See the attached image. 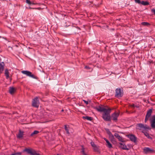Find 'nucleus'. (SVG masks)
Returning a JSON list of instances; mask_svg holds the SVG:
<instances>
[{"label":"nucleus","mask_w":155,"mask_h":155,"mask_svg":"<svg viewBox=\"0 0 155 155\" xmlns=\"http://www.w3.org/2000/svg\"><path fill=\"white\" fill-rule=\"evenodd\" d=\"M93 107L98 112H103L102 114V117L104 120L107 121H111L110 114L111 110V108H108L107 109H106L105 108L102 107L100 106H99L98 107Z\"/></svg>","instance_id":"f257e3e1"},{"label":"nucleus","mask_w":155,"mask_h":155,"mask_svg":"<svg viewBox=\"0 0 155 155\" xmlns=\"http://www.w3.org/2000/svg\"><path fill=\"white\" fill-rule=\"evenodd\" d=\"M136 129L143 131L145 130L149 129L150 128L146 124L144 125L143 124L139 123L136 124Z\"/></svg>","instance_id":"f03ea898"},{"label":"nucleus","mask_w":155,"mask_h":155,"mask_svg":"<svg viewBox=\"0 0 155 155\" xmlns=\"http://www.w3.org/2000/svg\"><path fill=\"white\" fill-rule=\"evenodd\" d=\"M124 94L123 90L120 88H117L115 90V96L117 98L121 97Z\"/></svg>","instance_id":"7ed1b4c3"},{"label":"nucleus","mask_w":155,"mask_h":155,"mask_svg":"<svg viewBox=\"0 0 155 155\" xmlns=\"http://www.w3.org/2000/svg\"><path fill=\"white\" fill-rule=\"evenodd\" d=\"M24 152H26L28 154L31 155H40L39 153H36L35 150L31 149L25 148L23 150Z\"/></svg>","instance_id":"20e7f679"},{"label":"nucleus","mask_w":155,"mask_h":155,"mask_svg":"<svg viewBox=\"0 0 155 155\" xmlns=\"http://www.w3.org/2000/svg\"><path fill=\"white\" fill-rule=\"evenodd\" d=\"M39 97H36L33 99L32 101V105L33 106L38 107L39 106V100L38 99Z\"/></svg>","instance_id":"39448f33"},{"label":"nucleus","mask_w":155,"mask_h":155,"mask_svg":"<svg viewBox=\"0 0 155 155\" xmlns=\"http://www.w3.org/2000/svg\"><path fill=\"white\" fill-rule=\"evenodd\" d=\"M21 72L24 74H26L27 76L31 77L35 79H37V77L32 74V73L28 71H21Z\"/></svg>","instance_id":"423d86ee"},{"label":"nucleus","mask_w":155,"mask_h":155,"mask_svg":"<svg viewBox=\"0 0 155 155\" xmlns=\"http://www.w3.org/2000/svg\"><path fill=\"white\" fill-rule=\"evenodd\" d=\"M127 137L130 139V140L135 143L137 142V138L133 134H128L127 135Z\"/></svg>","instance_id":"0eeeda50"},{"label":"nucleus","mask_w":155,"mask_h":155,"mask_svg":"<svg viewBox=\"0 0 155 155\" xmlns=\"http://www.w3.org/2000/svg\"><path fill=\"white\" fill-rule=\"evenodd\" d=\"M119 115V113H116V112H114L112 114L111 117L110 116L111 119L112 118V120L116 122L117 120V117H118Z\"/></svg>","instance_id":"6e6552de"},{"label":"nucleus","mask_w":155,"mask_h":155,"mask_svg":"<svg viewBox=\"0 0 155 155\" xmlns=\"http://www.w3.org/2000/svg\"><path fill=\"white\" fill-rule=\"evenodd\" d=\"M143 152L146 154L148 153H152L154 152V150L153 149L150 148L149 147H145L143 149Z\"/></svg>","instance_id":"1a4fd4ad"},{"label":"nucleus","mask_w":155,"mask_h":155,"mask_svg":"<svg viewBox=\"0 0 155 155\" xmlns=\"http://www.w3.org/2000/svg\"><path fill=\"white\" fill-rule=\"evenodd\" d=\"M114 136L118 139L119 141L121 142H124V141L122 137H121L118 134L115 133L114 134Z\"/></svg>","instance_id":"9d476101"},{"label":"nucleus","mask_w":155,"mask_h":155,"mask_svg":"<svg viewBox=\"0 0 155 155\" xmlns=\"http://www.w3.org/2000/svg\"><path fill=\"white\" fill-rule=\"evenodd\" d=\"M120 145L119 146V147L122 149L127 150H129V149L127 148V146L124 143H120Z\"/></svg>","instance_id":"9b49d317"},{"label":"nucleus","mask_w":155,"mask_h":155,"mask_svg":"<svg viewBox=\"0 0 155 155\" xmlns=\"http://www.w3.org/2000/svg\"><path fill=\"white\" fill-rule=\"evenodd\" d=\"M16 89L13 87H10L9 88V92L11 94L14 93L16 91Z\"/></svg>","instance_id":"f8f14e48"},{"label":"nucleus","mask_w":155,"mask_h":155,"mask_svg":"<svg viewBox=\"0 0 155 155\" xmlns=\"http://www.w3.org/2000/svg\"><path fill=\"white\" fill-rule=\"evenodd\" d=\"M104 140L106 141L107 144L106 146L109 148H111L112 147V145L110 142L106 138H104Z\"/></svg>","instance_id":"ddd939ff"},{"label":"nucleus","mask_w":155,"mask_h":155,"mask_svg":"<svg viewBox=\"0 0 155 155\" xmlns=\"http://www.w3.org/2000/svg\"><path fill=\"white\" fill-rule=\"evenodd\" d=\"M23 131H21L20 130H19V133L17 136V137L18 138H21L22 137L23 135Z\"/></svg>","instance_id":"4468645a"},{"label":"nucleus","mask_w":155,"mask_h":155,"mask_svg":"<svg viewBox=\"0 0 155 155\" xmlns=\"http://www.w3.org/2000/svg\"><path fill=\"white\" fill-rule=\"evenodd\" d=\"M150 121L151 125L155 124V115L152 116L151 118L150 119Z\"/></svg>","instance_id":"2eb2a0df"},{"label":"nucleus","mask_w":155,"mask_h":155,"mask_svg":"<svg viewBox=\"0 0 155 155\" xmlns=\"http://www.w3.org/2000/svg\"><path fill=\"white\" fill-rule=\"evenodd\" d=\"M4 63L3 62L0 63V73H1L3 71L4 68Z\"/></svg>","instance_id":"dca6fc26"},{"label":"nucleus","mask_w":155,"mask_h":155,"mask_svg":"<svg viewBox=\"0 0 155 155\" xmlns=\"http://www.w3.org/2000/svg\"><path fill=\"white\" fill-rule=\"evenodd\" d=\"M152 112V110L151 109H150L147 111V114L146 115V116L149 117L151 116Z\"/></svg>","instance_id":"f3484780"},{"label":"nucleus","mask_w":155,"mask_h":155,"mask_svg":"<svg viewBox=\"0 0 155 155\" xmlns=\"http://www.w3.org/2000/svg\"><path fill=\"white\" fill-rule=\"evenodd\" d=\"M9 74L8 70V69H6L5 71V74L7 79H8L9 78Z\"/></svg>","instance_id":"a211bd4d"},{"label":"nucleus","mask_w":155,"mask_h":155,"mask_svg":"<svg viewBox=\"0 0 155 155\" xmlns=\"http://www.w3.org/2000/svg\"><path fill=\"white\" fill-rule=\"evenodd\" d=\"M142 132L144 133V135L148 138L152 139V137L150 136L149 134L147 132L143 131H142Z\"/></svg>","instance_id":"6ab92c4d"},{"label":"nucleus","mask_w":155,"mask_h":155,"mask_svg":"<svg viewBox=\"0 0 155 155\" xmlns=\"http://www.w3.org/2000/svg\"><path fill=\"white\" fill-rule=\"evenodd\" d=\"M141 4L144 5H147L150 4L147 1H142L141 2Z\"/></svg>","instance_id":"aec40b11"},{"label":"nucleus","mask_w":155,"mask_h":155,"mask_svg":"<svg viewBox=\"0 0 155 155\" xmlns=\"http://www.w3.org/2000/svg\"><path fill=\"white\" fill-rule=\"evenodd\" d=\"M83 118L86 119L88 120L91 121L93 120V118L89 116H84L83 117Z\"/></svg>","instance_id":"412c9836"},{"label":"nucleus","mask_w":155,"mask_h":155,"mask_svg":"<svg viewBox=\"0 0 155 155\" xmlns=\"http://www.w3.org/2000/svg\"><path fill=\"white\" fill-rule=\"evenodd\" d=\"M141 24L143 25L147 26H149L150 25L149 23L146 22H142L141 23Z\"/></svg>","instance_id":"4be33fe9"},{"label":"nucleus","mask_w":155,"mask_h":155,"mask_svg":"<svg viewBox=\"0 0 155 155\" xmlns=\"http://www.w3.org/2000/svg\"><path fill=\"white\" fill-rule=\"evenodd\" d=\"M39 132L37 130H35L33 133H32L30 135V136L32 137L35 134H38Z\"/></svg>","instance_id":"5701e85b"},{"label":"nucleus","mask_w":155,"mask_h":155,"mask_svg":"<svg viewBox=\"0 0 155 155\" xmlns=\"http://www.w3.org/2000/svg\"><path fill=\"white\" fill-rule=\"evenodd\" d=\"M68 128H69V127H68L67 125H64V129L66 131L67 133L68 134H69L70 133L69 131V130L68 129Z\"/></svg>","instance_id":"b1692460"},{"label":"nucleus","mask_w":155,"mask_h":155,"mask_svg":"<svg viewBox=\"0 0 155 155\" xmlns=\"http://www.w3.org/2000/svg\"><path fill=\"white\" fill-rule=\"evenodd\" d=\"M109 137L112 141H115V139L114 137V136L112 134H111V135H110Z\"/></svg>","instance_id":"393cba45"},{"label":"nucleus","mask_w":155,"mask_h":155,"mask_svg":"<svg viewBox=\"0 0 155 155\" xmlns=\"http://www.w3.org/2000/svg\"><path fill=\"white\" fill-rule=\"evenodd\" d=\"M82 148L81 149V152L83 155H87L85 153L84 150V149L83 146H82Z\"/></svg>","instance_id":"a878e982"},{"label":"nucleus","mask_w":155,"mask_h":155,"mask_svg":"<svg viewBox=\"0 0 155 155\" xmlns=\"http://www.w3.org/2000/svg\"><path fill=\"white\" fill-rule=\"evenodd\" d=\"M22 153L21 152H16L12 154L11 155H21Z\"/></svg>","instance_id":"bb28decb"},{"label":"nucleus","mask_w":155,"mask_h":155,"mask_svg":"<svg viewBox=\"0 0 155 155\" xmlns=\"http://www.w3.org/2000/svg\"><path fill=\"white\" fill-rule=\"evenodd\" d=\"M93 149L95 152H97L99 151L98 148L97 147V146L94 147Z\"/></svg>","instance_id":"cd10ccee"},{"label":"nucleus","mask_w":155,"mask_h":155,"mask_svg":"<svg viewBox=\"0 0 155 155\" xmlns=\"http://www.w3.org/2000/svg\"><path fill=\"white\" fill-rule=\"evenodd\" d=\"M26 2L29 5L34 4V3L31 2L30 0H26Z\"/></svg>","instance_id":"c85d7f7f"},{"label":"nucleus","mask_w":155,"mask_h":155,"mask_svg":"<svg viewBox=\"0 0 155 155\" xmlns=\"http://www.w3.org/2000/svg\"><path fill=\"white\" fill-rule=\"evenodd\" d=\"M91 146L93 147V148L95 146H96V145H95L94 142L93 141H91Z\"/></svg>","instance_id":"c756f323"},{"label":"nucleus","mask_w":155,"mask_h":155,"mask_svg":"<svg viewBox=\"0 0 155 155\" xmlns=\"http://www.w3.org/2000/svg\"><path fill=\"white\" fill-rule=\"evenodd\" d=\"M135 2L139 4H141V2L140 0H135Z\"/></svg>","instance_id":"7c9ffc66"},{"label":"nucleus","mask_w":155,"mask_h":155,"mask_svg":"<svg viewBox=\"0 0 155 155\" xmlns=\"http://www.w3.org/2000/svg\"><path fill=\"white\" fill-rule=\"evenodd\" d=\"M149 118V117H147L146 116L145 118V123H146V122L148 120Z\"/></svg>","instance_id":"2f4dec72"},{"label":"nucleus","mask_w":155,"mask_h":155,"mask_svg":"<svg viewBox=\"0 0 155 155\" xmlns=\"http://www.w3.org/2000/svg\"><path fill=\"white\" fill-rule=\"evenodd\" d=\"M151 126L153 129H155V124H153Z\"/></svg>","instance_id":"473e14b6"},{"label":"nucleus","mask_w":155,"mask_h":155,"mask_svg":"<svg viewBox=\"0 0 155 155\" xmlns=\"http://www.w3.org/2000/svg\"><path fill=\"white\" fill-rule=\"evenodd\" d=\"M85 68L87 69H90L91 68H90L89 67L87 66H86L85 67Z\"/></svg>","instance_id":"72a5a7b5"},{"label":"nucleus","mask_w":155,"mask_h":155,"mask_svg":"<svg viewBox=\"0 0 155 155\" xmlns=\"http://www.w3.org/2000/svg\"><path fill=\"white\" fill-rule=\"evenodd\" d=\"M83 101L86 104H88V102L87 101H85V100H83Z\"/></svg>","instance_id":"f704fd0d"},{"label":"nucleus","mask_w":155,"mask_h":155,"mask_svg":"<svg viewBox=\"0 0 155 155\" xmlns=\"http://www.w3.org/2000/svg\"><path fill=\"white\" fill-rule=\"evenodd\" d=\"M130 106L131 107H137V106H135V105L134 104H132L130 105Z\"/></svg>","instance_id":"c9c22d12"},{"label":"nucleus","mask_w":155,"mask_h":155,"mask_svg":"<svg viewBox=\"0 0 155 155\" xmlns=\"http://www.w3.org/2000/svg\"><path fill=\"white\" fill-rule=\"evenodd\" d=\"M152 12L154 13V15H155V9H152L151 10Z\"/></svg>","instance_id":"e433bc0d"},{"label":"nucleus","mask_w":155,"mask_h":155,"mask_svg":"<svg viewBox=\"0 0 155 155\" xmlns=\"http://www.w3.org/2000/svg\"><path fill=\"white\" fill-rule=\"evenodd\" d=\"M108 134L109 135V136L110 135H111V134H112L111 133L110 131H109L108 132Z\"/></svg>","instance_id":"4c0bfd02"},{"label":"nucleus","mask_w":155,"mask_h":155,"mask_svg":"<svg viewBox=\"0 0 155 155\" xmlns=\"http://www.w3.org/2000/svg\"><path fill=\"white\" fill-rule=\"evenodd\" d=\"M64 111V110L63 109H62L61 110V112H63Z\"/></svg>","instance_id":"58836bf2"},{"label":"nucleus","mask_w":155,"mask_h":155,"mask_svg":"<svg viewBox=\"0 0 155 155\" xmlns=\"http://www.w3.org/2000/svg\"><path fill=\"white\" fill-rule=\"evenodd\" d=\"M57 155H59L58 154H57Z\"/></svg>","instance_id":"ea45409f"}]
</instances>
